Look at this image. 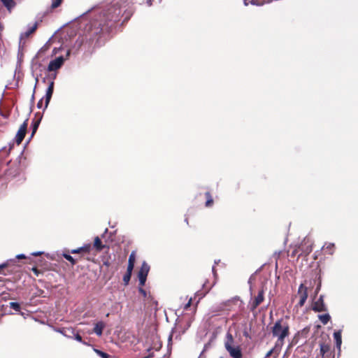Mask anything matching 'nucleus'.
<instances>
[{
    "instance_id": "nucleus-1",
    "label": "nucleus",
    "mask_w": 358,
    "mask_h": 358,
    "mask_svg": "<svg viewBox=\"0 0 358 358\" xmlns=\"http://www.w3.org/2000/svg\"><path fill=\"white\" fill-rule=\"evenodd\" d=\"M133 12L127 6L118 3L104 8L99 15L91 22L92 31L95 35L101 33H109L115 27L121 17H124L122 24L127 22L131 17Z\"/></svg>"
},
{
    "instance_id": "nucleus-2",
    "label": "nucleus",
    "mask_w": 358,
    "mask_h": 358,
    "mask_svg": "<svg viewBox=\"0 0 358 358\" xmlns=\"http://www.w3.org/2000/svg\"><path fill=\"white\" fill-rule=\"evenodd\" d=\"M289 317H281L275 321L271 328L273 338H276L275 348H282L285 344V338L290 334V326L288 322Z\"/></svg>"
},
{
    "instance_id": "nucleus-3",
    "label": "nucleus",
    "mask_w": 358,
    "mask_h": 358,
    "mask_svg": "<svg viewBox=\"0 0 358 358\" xmlns=\"http://www.w3.org/2000/svg\"><path fill=\"white\" fill-rule=\"evenodd\" d=\"M224 348L232 358H242L243 353L240 345L236 344L232 334L228 331L224 338Z\"/></svg>"
},
{
    "instance_id": "nucleus-4",
    "label": "nucleus",
    "mask_w": 358,
    "mask_h": 358,
    "mask_svg": "<svg viewBox=\"0 0 358 358\" xmlns=\"http://www.w3.org/2000/svg\"><path fill=\"white\" fill-rule=\"evenodd\" d=\"M299 249L301 250V253L298 255L299 257L301 255L307 256L313 250V244L308 238H305L299 246Z\"/></svg>"
},
{
    "instance_id": "nucleus-5",
    "label": "nucleus",
    "mask_w": 358,
    "mask_h": 358,
    "mask_svg": "<svg viewBox=\"0 0 358 358\" xmlns=\"http://www.w3.org/2000/svg\"><path fill=\"white\" fill-rule=\"evenodd\" d=\"M150 270V266L145 262H143L138 272V277L139 280V285L144 286L147 276Z\"/></svg>"
},
{
    "instance_id": "nucleus-6",
    "label": "nucleus",
    "mask_w": 358,
    "mask_h": 358,
    "mask_svg": "<svg viewBox=\"0 0 358 358\" xmlns=\"http://www.w3.org/2000/svg\"><path fill=\"white\" fill-rule=\"evenodd\" d=\"M298 294L299 295L300 299L297 306L299 307H302L308 298V288L303 284H301L299 285Z\"/></svg>"
},
{
    "instance_id": "nucleus-7",
    "label": "nucleus",
    "mask_w": 358,
    "mask_h": 358,
    "mask_svg": "<svg viewBox=\"0 0 358 358\" xmlns=\"http://www.w3.org/2000/svg\"><path fill=\"white\" fill-rule=\"evenodd\" d=\"M264 289H262L259 291L257 296L255 297L253 301L250 303V310L253 312L256 310V308L263 302L264 299Z\"/></svg>"
},
{
    "instance_id": "nucleus-8",
    "label": "nucleus",
    "mask_w": 358,
    "mask_h": 358,
    "mask_svg": "<svg viewBox=\"0 0 358 358\" xmlns=\"http://www.w3.org/2000/svg\"><path fill=\"white\" fill-rule=\"evenodd\" d=\"M28 125V119H27L23 124L20 126L16 136H15V142L17 145L21 144L22 141H23L26 132H27V128Z\"/></svg>"
},
{
    "instance_id": "nucleus-9",
    "label": "nucleus",
    "mask_w": 358,
    "mask_h": 358,
    "mask_svg": "<svg viewBox=\"0 0 358 358\" xmlns=\"http://www.w3.org/2000/svg\"><path fill=\"white\" fill-rule=\"evenodd\" d=\"M64 62V59L63 57H57L56 59L50 62L48 66V70L49 71H53L59 69L62 66Z\"/></svg>"
},
{
    "instance_id": "nucleus-10",
    "label": "nucleus",
    "mask_w": 358,
    "mask_h": 358,
    "mask_svg": "<svg viewBox=\"0 0 358 358\" xmlns=\"http://www.w3.org/2000/svg\"><path fill=\"white\" fill-rule=\"evenodd\" d=\"M312 308L315 312H324L327 310L322 295H320L319 299L313 303Z\"/></svg>"
},
{
    "instance_id": "nucleus-11",
    "label": "nucleus",
    "mask_w": 358,
    "mask_h": 358,
    "mask_svg": "<svg viewBox=\"0 0 358 358\" xmlns=\"http://www.w3.org/2000/svg\"><path fill=\"white\" fill-rule=\"evenodd\" d=\"M320 358L329 357L331 355L330 345L325 343L320 344Z\"/></svg>"
},
{
    "instance_id": "nucleus-12",
    "label": "nucleus",
    "mask_w": 358,
    "mask_h": 358,
    "mask_svg": "<svg viewBox=\"0 0 358 358\" xmlns=\"http://www.w3.org/2000/svg\"><path fill=\"white\" fill-rule=\"evenodd\" d=\"M54 85H55L54 81H51L49 83L48 87V89L46 90V94H45V108L48 107V104L50 103V101L51 99V97L52 96L53 91H54Z\"/></svg>"
},
{
    "instance_id": "nucleus-13",
    "label": "nucleus",
    "mask_w": 358,
    "mask_h": 358,
    "mask_svg": "<svg viewBox=\"0 0 358 358\" xmlns=\"http://www.w3.org/2000/svg\"><path fill=\"white\" fill-rule=\"evenodd\" d=\"M93 247L96 250V252H101L104 248H109L108 246L102 243L100 238L99 236H96L94 240Z\"/></svg>"
},
{
    "instance_id": "nucleus-14",
    "label": "nucleus",
    "mask_w": 358,
    "mask_h": 358,
    "mask_svg": "<svg viewBox=\"0 0 358 358\" xmlns=\"http://www.w3.org/2000/svg\"><path fill=\"white\" fill-rule=\"evenodd\" d=\"M2 5L6 8L9 13L15 7L16 3L14 0H0Z\"/></svg>"
},
{
    "instance_id": "nucleus-15",
    "label": "nucleus",
    "mask_w": 358,
    "mask_h": 358,
    "mask_svg": "<svg viewBox=\"0 0 358 358\" xmlns=\"http://www.w3.org/2000/svg\"><path fill=\"white\" fill-rule=\"evenodd\" d=\"M105 326L106 325L103 322H98L97 323L95 324L93 331L97 336H100L103 334V330L105 328Z\"/></svg>"
},
{
    "instance_id": "nucleus-16",
    "label": "nucleus",
    "mask_w": 358,
    "mask_h": 358,
    "mask_svg": "<svg viewBox=\"0 0 358 358\" xmlns=\"http://www.w3.org/2000/svg\"><path fill=\"white\" fill-rule=\"evenodd\" d=\"M323 250L325 253L329 255H333L335 250V245L334 243H326L323 246Z\"/></svg>"
},
{
    "instance_id": "nucleus-17",
    "label": "nucleus",
    "mask_w": 358,
    "mask_h": 358,
    "mask_svg": "<svg viewBox=\"0 0 358 358\" xmlns=\"http://www.w3.org/2000/svg\"><path fill=\"white\" fill-rule=\"evenodd\" d=\"M57 331L61 333L62 334H63L64 336H66L69 338H71L72 337L71 334H74V329L72 328H71V329H65V328L59 329L57 330Z\"/></svg>"
},
{
    "instance_id": "nucleus-18",
    "label": "nucleus",
    "mask_w": 358,
    "mask_h": 358,
    "mask_svg": "<svg viewBox=\"0 0 358 358\" xmlns=\"http://www.w3.org/2000/svg\"><path fill=\"white\" fill-rule=\"evenodd\" d=\"M205 196L206 198V201L205 203L206 207H208V208L211 207L214 203V201H213L211 194L209 192H206L205 193Z\"/></svg>"
},
{
    "instance_id": "nucleus-19",
    "label": "nucleus",
    "mask_w": 358,
    "mask_h": 358,
    "mask_svg": "<svg viewBox=\"0 0 358 358\" xmlns=\"http://www.w3.org/2000/svg\"><path fill=\"white\" fill-rule=\"evenodd\" d=\"M334 338L335 339L336 346L338 348H340L341 345V343H342L341 332V331H335L334 333Z\"/></svg>"
},
{
    "instance_id": "nucleus-20",
    "label": "nucleus",
    "mask_w": 358,
    "mask_h": 358,
    "mask_svg": "<svg viewBox=\"0 0 358 358\" xmlns=\"http://www.w3.org/2000/svg\"><path fill=\"white\" fill-rule=\"evenodd\" d=\"M62 256L69 262H71L72 265H75L77 263L78 259L73 258L72 256H71L69 252H64L62 254ZM81 257L78 258V259H80Z\"/></svg>"
},
{
    "instance_id": "nucleus-21",
    "label": "nucleus",
    "mask_w": 358,
    "mask_h": 358,
    "mask_svg": "<svg viewBox=\"0 0 358 358\" xmlns=\"http://www.w3.org/2000/svg\"><path fill=\"white\" fill-rule=\"evenodd\" d=\"M38 23L36 22L34 24L29 27V29L24 33L26 37H29L31 34H34L38 28Z\"/></svg>"
},
{
    "instance_id": "nucleus-22",
    "label": "nucleus",
    "mask_w": 358,
    "mask_h": 358,
    "mask_svg": "<svg viewBox=\"0 0 358 358\" xmlns=\"http://www.w3.org/2000/svg\"><path fill=\"white\" fill-rule=\"evenodd\" d=\"M319 319L323 324H327L331 320V317L329 314L320 315Z\"/></svg>"
},
{
    "instance_id": "nucleus-23",
    "label": "nucleus",
    "mask_w": 358,
    "mask_h": 358,
    "mask_svg": "<svg viewBox=\"0 0 358 358\" xmlns=\"http://www.w3.org/2000/svg\"><path fill=\"white\" fill-rule=\"evenodd\" d=\"M190 326V322H187L186 323V327H182L181 324L180 323H178L176 327V331H179V333L180 334H184L185 330L189 328Z\"/></svg>"
},
{
    "instance_id": "nucleus-24",
    "label": "nucleus",
    "mask_w": 358,
    "mask_h": 358,
    "mask_svg": "<svg viewBox=\"0 0 358 358\" xmlns=\"http://www.w3.org/2000/svg\"><path fill=\"white\" fill-rule=\"evenodd\" d=\"M92 245L90 243L85 244L83 246L80 247V250H82L83 253H90L91 251Z\"/></svg>"
},
{
    "instance_id": "nucleus-25",
    "label": "nucleus",
    "mask_w": 358,
    "mask_h": 358,
    "mask_svg": "<svg viewBox=\"0 0 358 358\" xmlns=\"http://www.w3.org/2000/svg\"><path fill=\"white\" fill-rule=\"evenodd\" d=\"M40 122H41V119L38 120H34V123H33V125H32V133H31V136H33L34 135V134L36 133L38 127V125L40 124Z\"/></svg>"
},
{
    "instance_id": "nucleus-26",
    "label": "nucleus",
    "mask_w": 358,
    "mask_h": 358,
    "mask_svg": "<svg viewBox=\"0 0 358 358\" xmlns=\"http://www.w3.org/2000/svg\"><path fill=\"white\" fill-rule=\"evenodd\" d=\"M96 353L99 355L101 358H110L111 356L106 352H102L99 350H94Z\"/></svg>"
},
{
    "instance_id": "nucleus-27",
    "label": "nucleus",
    "mask_w": 358,
    "mask_h": 358,
    "mask_svg": "<svg viewBox=\"0 0 358 358\" xmlns=\"http://www.w3.org/2000/svg\"><path fill=\"white\" fill-rule=\"evenodd\" d=\"M135 261H136V252L134 251H133V252H131V253L129 255L128 264L134 265Z\"/></svg>"
},
{
    "instance_id": "nucleus-28",
    "label": "nucleus",
    "mask_w": 358,
    "mask_h": 358,
    "mask_svg": "<svg viewBox=\"0 0 358 358\" xmlns=\"http://www.w3.org/2000/svg\"><path fill=\"white\" fill-rule=\"evenodd\" d=\"M10 307L15 311H20L21 308L20 303L17 302H10Z\"/></svg>"
},
{
    "instance_id": "nucleus-29",
    "label": "nucleus",
    "mask_w": 358,
    "mask_h": 358,
    "mask_svg": "<svg viewBox=\"0 0 358 358\" xmlns=\"http://www.w3.org/2000/svg\"><path fill=\"white\" fill-rule=\"evenodd\" d=\"M62 1L63 0H54L51 5V9H55L59 7L62 4Z\"/></svg>"
},
{
    "instance_id": "nucleus-30",
    "label": "nucleus",
    "mask_w": 358,
    "mask_h": 358,
    "mask_svg": "<svg viewBox=\"0 0 358 358\" xmlns=\"http://www.w3.org/2000/svg\"><path fill=\"white\" fill-rule=\"evenodd\" d=\"M131 273H126L123 276V281L125 285L129 284L131 279Z\"/></svg>"
},
{
    "instance_id": "nucleus-31",
    "label": "nucleus",
    "mask_w": 358,
    "mask_h": 358,
    "mask_svg": "<svg viewBox=\"0 0 358 358\" xmlns=\"http://www.w3.org/2000/svg\"><path fill=\"white\" fill-rule=\"evenodd\" d=\"M71 336H74V338L78 341V342H80V343H83V344L85 345H87V343L85 341H83V338L81 337V336L78 334V333H75L74 332V334H71Z\"/></svg>"
},
{
    "instance_id": "nucleus-32",
    "label": "nucleus",
    "mask_w": 358,
    "mask_h": 358,
    "mask_svg": "<svg viewBox=\"0 0 358 358\" xmlns=\"http://www.w3.org/2000/svg\"><path fill=\"white\" fill-rule=\"evenodd\" d=\"M31 271L34 272V273L36 275V276H38L40 274H43L44 271L43 270H40L38 269V268L36 267H33L31 268Z\"/></svg>"
},
{
    "instance_id": "nucleus-33",
    "label": "nucleus",
    "mask_w": 358,
    "mask_h": 358,
    "mask_svg": "<svg viewBox=\"0 0 358 358\" xmlns=\"http://www.w3.org/2000/svg\"><path fill=\"white\" fill-rule=\"evenodd\" d=\"M8 266V263H3L2 264H0V273L6 275V273H4L3 269L7 268Z\"/></svg>"
},
{
    "instance_id": "nucleus-34",
    "label": "nucleus",
    "mask_w": 358,
    "mask_h": 358,
    "mask_svg": "<svg viewBox=\"0 0 358 358\" xmlns=\"http://www.w3.org/2000/svg\"><path fill=\"white\" fill-rule=\"evenodd\" d=\"M238 301V299L234 298L233 299L229 300L225 303V306H231V304L236 303Z\"/></svg>"
},
{
    "instance_id": "nucleus-35",
    "label": "nucleus",
    "mask_w": 358,
    "mask_h": 358,
    "mask_svg": "<svg viewBox=\"0 0 358 358\" xmlns=\"http://www.w3.org/2000/svg\"><path fill=\"white\" fill-rule=\"evenodd\" d=\"M138 292L142 294V296L145 298L146 296H147V292L143 288V286H141L139 287L138 288Z\"/></svg>"
},
{
    "instance_id": "nucleus-36",
    "label": "nucleus",
    "mask_w": 358,
    "mask_h": 358,
    "mask_svg": "<svg viewBox=\"0 0 358 358\" xmlns=\"http://www.w3.org/2000/svg\"><path fill=\"white\" fill-rule=\"evenodd\" d=\"M71 254H83L82 250H80V248H78L77 249H73L70 251Z\"/></svg>"
},
{
    "instance_id": "nucleus-37",
    "label": "nucleus",
    "mask_w": 358,
    "mask_h": 358,
    "mask_svg": "<svg viewBox=\"0 0 358 358\" xmlns=\"http://www.w3.org/2000/svg\"><path fill=\"white\" fill-rule=\"evenodd\" d=\"M299 253H301V250L299 249V247L297 248H295L292 252V254H291V256L292 257H295L296 255H298Z\"/></svg>"
},
{
    "instance_id": "nucleus-38",
    "label": "nucleus",
    "mask_w": 358,
    "mask_h": 358,
    "mask_svg": "<svg viewBox=\"0 0 358 358\" xmlns=\"http://www.w3.org/2000/svg\"><path fill=\"white\" fill-rule=\"evenodd\" d=\"M134 264H128L127 269V272L126 273H132V271L134 269Z\"/></svg>"
},
{
    "instance_id": "nucleus-39",
    "label": "nucleus",
    "mask_w": 358,
    "mask_h": 358,
    "mask_svg": "<svg viewBox=\"0 0 358 358\" xmlns=\"http://www.w3.org/2000/svg\"><path fill=\"white\" fill-rule=\"evenodd\" d=\"M309 331H310V327H305L304 329H302L301 334L303 336H306V334L309 332Z\"/></svg>"
},
{
    "instance_id": "nucleus-40",
    "label": "nucleus",
    "mask_w": 358,
    "mask_h": 358,
    "mask_svg": "<svg viewBox=\"0 0 358 358\" xmlns=\"http://www.w3.org/2000/svg\"><path fill=\"white\" fill-rule=\"evenodd\" d=\"M192 298L189 300V301L187 302V303L185 304V307H184V310H187L189 307H190L191 304H192Z\"/></svg>"
},
{
    "instance_id": "nucleus-41",
    "label": "nucleus",
    "mask_w": 358,
    "mask_h": 358,
    "mask_svg": "<svg viewBox=\"0 0 358 358\" xmlns=\"http://www.w3.org/2000/svg\"><path fill=\"white\" fill-rule=\"evenodd\" d=\"M42 106H43V99H41V100L38 102V103H37V107H38V108H42Z\"/></svg>"
},
{
    "instance_id": "nucleus-42",
    "label": "nucleus",
    "mask_w": 358,
    "mask_h": 358,
    "mask_svg": "<svg viewBox=\"0 0 358 358\" xmlns=\"http://www.w3.org/2000/svg\"><path fill=\"white\" fill-rule=\"evenodd\" d=\"M43 254L42 252H33L31 253V255L33 256H40Z\"/></svg>"
},
{
    "instance_id": "nucleus-43",
    "label": "nucleus",
    "mask_w": 358,
    "mask_h": 358,
    "mask_svg": "<svg viewBox=\"0 0 358 358\" xmlns=\"http://www.w3.org/2000/svg\"><path fill=\"white\" fill-rule=\"evenodd\" d=\"M17 259H26V257L24 255H18L16 256Z\"/></svg>"
},
{
    "instance_id": "nucleus-44",
    "label": "nucleus",
    "mask_w": 358,
    "mask_h": 358,
    "mask_svg": "<svg viewBox=\"0 0 358 358\" xmlns=\"http://www.w3.org/2000/svg\"><path fill=\"white\" fill-rule=\"evenodd\" d=\"M273 349H272V350H271L270 351H268V352H267V354H266V357H269V356H271V355H272V353H273Z\"/></svg>"
},
{
    "instance_id": "nucleus-45",
    "label": "nucleus",
    "mask_w": 358,
    "mask_h": 358,
    "mask_svg": "<svg viewBox=\"0 0 358 358\" xmlns=\"http://www.w3.org/2000/svg\"><path fill=\"white\" fill-rule=\"evenodd\" d=\"M103 264H104V265H106V266H110V264H109V262H105L103 263Z\"/></svg>"
},
{
    "instance_id": "nucleus-46",
    "label": "nucleus",
    "mask_w": 358,
    "mask_h": 358,
    "mask_svg": "<svg viewBox=\"0 0 358 358\" xmlns=\"http://www.w3.org/2000/svg\"><path fill=\"white\" fill-rule=\"evenodd\" d=\"M153 357V355H149L148 356L143 357L142 358H150V357Z\"/></svg>"
},
{
    "instance_id": "nucleus-47",
    "label": "nucleus",
    "mask_w": 358,
    "mask_h": 358,
    "mask_svg": "<svg viewBox=\"0 0 358 358\" xmlns=\"http://www.w3.org/2000/svg\"><path fill=\"white\" fill-rule=\"evenodd\" d=\"M251 3H252V4H257V5H258V4H259L258 3L255 2V0H252V1H251Z\"/></svg>"
},
{
    "instance_id": "nucleus-48",
    "label": "nucleus",
    "mask_w": 358,
    "mask_h": 358,
    "mask_svg": "<svg viewBox=\"0 0 358 358\" xmlns=\"http://www.w3.org/2000/svg\"><path fill=\"white\" fill-rule=\"evenodd\" d=\"M10 171H11V169L8 170V171H6V174H7V175H10Z\"/></svg>"
},
{
    "instance_id": "nucleus-49",
    "label": "nucleus",
    "mask_w": 358,
    "mask_h": 358,
    "mask_svg": "<svg viewBox=\"0 0 358 358\" xmlns=\"http://www.w3.org/2000/svg\"><path fill=\"white\" fill-rule=\"evenodd\" d=\"M243 335H244L245 336H246V337H247V336H248V333H246V332H244Z\"/></svg>"
},
{
    "instance_id": "nucleus-50",
    "label": "nucleus",
    "mask_w": 358,
    "mask_h": 358,
    "mask_svg": "<svg viewBox=\"0 0 358 358\" xmlns=\"http://www.w3.org/2000/svg\"><path fill=\"white\" fill-rule=\"evenodd\" d=\"M245 4L248 5L247 0H245Z\"/></svg>"
},
{
    "instance_id": "nucleus-51",
    "label": "nucleus",
    "mask_w": 358,
    "mask_h": 358,
    "mask_svg": "<svg viewBox=\"0 0 358 358\" xmlns=\"http://www.w3.org/2000/svg\"><path fill=\"white\" fill-rule=\"evenodd\" d=\"M320 287H317V289H316V292H317L319 290Z\"/></svg>"
},
{
    "instance_id": "nucleus-52",
    "label": "nucleus",
    "mask_w": 358,
    "mask_h": 358,
    "mask_svg": "<svg viewBox=\"0 0 358 358\" xmlns=\"http://www.w3.org/2000/svg\"><path fill=\"white\" fill-rule=\"evenodd\" d=\"M221 358H223V357H221Z\"/></svg>"
}]
</instances>
